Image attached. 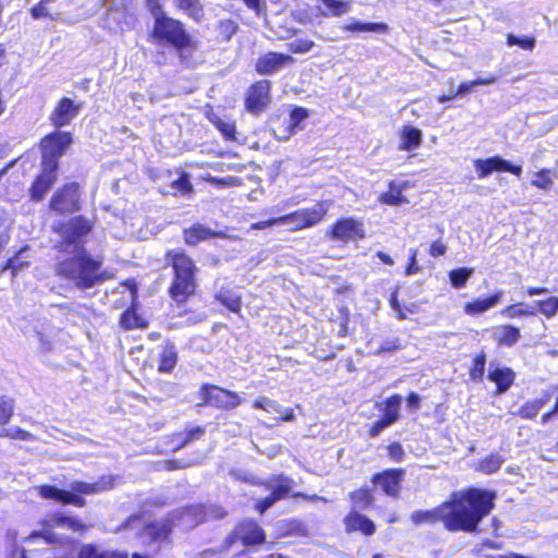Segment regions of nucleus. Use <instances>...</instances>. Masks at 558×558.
<instances>
[{
    "label": "nucleus",
    "instance_id": "obj_1",
    "mask_svg": "<svg viewBox=\"0 0 558 558\" xmlns=\"http://www.w3.org/2000/svg\"><path fill=\"white\" fill-rule=\"evenodd\" d=\"M496 494L480 488L453 493L448 501L432 510H416L415 525L441 521L450 532H476L480 522L494 509Z\"/></svg>",
    "mask_w": 558,
    "mask_h": 558
},
{
    "label": "nucleus",
    "instance_id": "obj_2",
    "mask_svg": "<svg viewBox=\"0 0 558 558\" xmlns=\"http://www.w3.org/2000/svg\"><path fill=\"white\" fill-rule=\"evenodd\" d=\"M100 268L101 262L94 259L87 251L58 256L54 265L59 277L73 282L81 290L93 288L106 280Z\"/></svg>",
    "mask_w": 558,
    "mask_h": 558
},
{
    "label": "nucleus",
    "instance_id": "obj_3",
    "mask_svg": "<svg viewBox=\"0 0 558 558\" xmlns=\"http://www.w3.org/2000/svg\"><path fill=\"white\" fill-rule=\"evenodd\" d=\"M117 478L113 475H102L95 483L74 481L70 484L69 490L51 485H41L37 489L45 499H53L62 505H73L82 508L86 506V499L83 495H97L110 490L116 486Z\"/></svg>",
    "mask_w": 558,
    "mask_h": 558
},
{
    "label": "nucleus",
    "instance_id": "obj_4",
    "mask_svg": "<svg viewBox=\"0 0 558 558\" xmlns=\"http://www.w3.org/2000/svg\"><path fill=\"white\" fill-rule=\"evenodd\" d=\"M93 230V222L84 216H76L65 221L56 222L52 231L58 235L53 248L58 256L86 252V238Z\"/></svg>",
    "mask_w": 558,
    "mask_h": 558
},
{
    "label": "nucleus",
    "instance_id": "obj_5",
    "mask_svg": "<svg viewBox=\"0 0 558 558\" xmlns=\"http://www.w3.org/2000/svg\"><path fill=\"white\" fill-rule=\"evenodd\" d=\"M166 260L173 268V280L169 293L174 301L182 303L195 292L197 267L183 252L169 251Z\"/></svg>",
    "mask_w": 558,
    "mask_h": 558
},
{
    "label": "nucleus",
    "instance_id": "obj_6",
    "mask_svg": "<svg viewBox=\"0 0 558 558\" xmlns=\"http://www.w3.org/2000/svg\"><path fill=\"white\" fill-rule=\"evenodd\" d=\"M153 37L158 44L167 43L173 46L182 60L187 58L185 52L192 39L180 21L163 14L155 16Z\"/></svg>",
    "mask_w": 558,
    "mask_h": 558
},
{
    "label": "nucleus",
    "instance_id": "obj_7",
    "mask_svg": "<svg viewBox=\"0 0 558 558\" xmlns=\"http://www.w3.org/2000/svg\"><path fill=\"white\" fill-rule=\"evenodd\" d=\"M44 525L47 529L33 532L26 539L29 542L43 539L46 544H60L62 542L61 537L51 531L52 527H65L80 533L88 530V526L82 523L77 518L59 512L47 518L44 521Z\"/></svg>",
    "mask_w": 558,
    "mask_h": 558
},
{
    "label": "nucleus",
    "instance_id": "obj_8",
    "mask_svg": "<svg viewBox=\"0 0 558 558\" xmlns=\"http://www.w3.org/2000/svg\"><path fill=\"white\" fill-rule=\"evenodd\" d=\"M225 514V510L219 506L193 505L173 512L170 519L173 525L193 529L204 521L221 519Z\"/></svg>",
    "mask_w": 558,
    "mask_h": 558
},
{
    "label": "nucleus",
    "instance_id": "obj_9",
    "mask_svg": "<svg viewBox=\"0 0 558 558\" xmlns=\"http://www.w3.org/2000/svg\"><path fill=\"white\" fill-rule=\"evenodd\" d=\"M295 482L283 474L275 475L262 483L271 493L256 504V510L263 514L278 500L287 498Z\"/></svg>",
    "mask_w": 558,
    "mask_h": 558
},
{
    "label": "nucleus",
    "instance_id": "obj_10",
    "mask_svg": "<svg viewBox=\"0 0 558 558\" xmlns=\"http://www.w3.org/2000/svg\"><path fill=\"white\" fill-rule=\"evenodd\" d=\"M328 210L326 203H317L311 208L296 210L279 217L281 225H291L293 230L312 227L318 223Z\"/></svg>",
    "mask_w": 558,
    "mask_h": 558
},
{
    "label": "nucleus",
    "instance_id": "obj_11",
    "mask_svg": "<svg viewBox=\"0 0 558 558\" xmlns=\"http://www.w3.org/2000/svg\"><path fill=\"white\" fill-rule=\"evenodd\" d=\"M50 208L59 214H72L81 209L80 186L77 183L65 184L57 191L50 201Z\"/></svg>",
    "mask_w": 558,
    "mask_h": 558
},
{
    "label": "nucleus",
    "instance_id": "obj_12",
    "mask_svg": "<svg viewBox=\"0 0 558 558\" xmlns=\"http://www.w3.org/2000/svg\"><path fill=\"white\" fill-rule=\"evenodd\" d=\"M236 539L242 541L243 545L260 544L265 541V532L256 522L243 521L226 538L222 549L230 548Z\"/></svg>",
    "mask_w": 558,
    "mask_h": 558
},
{
    "label": "nucleus",
    "instance_id": "obj_13",
    "mask_svg": "<svg viewBox=\"0 0 558 558\" xmlns=\"http://www.w3.org/2000/svg\"><path fill=\"white\" fill-rule=\"evenodd\" d=\"M475 171L478 179H484L489 175L493 171H507L517 177L522 174V167L511 165L506 159L494 156L487 159H476L474 161Z\"/></svg>",
    "mask_w": 558,
    "mask_h": 558
},
{
    "label": "nucleus",
    "instance_id": "obj_14",
    "mask_svg": "<svg viewBox=\"0 0 558 558\" xmlns=\"http://www.w3.org/2000/svg\"><path fill=\"white\" fill-rule=\"evenodd\" d=\"M270 82L267 80L258 81L247 92L245 107L248 112L259 114L265 110L269 102Z\"/></svg>",
    "mask_w": 558,
    "mask_h": 558
},
{
    "label": "nucleus",
    "instance_id": "obj_15",
    "mask_svg": "<svg viewBox=\"0 0 558 558\" xmlns=\"http://www.w3.org/2000/svg\"><path fill=\"white\" fill-rule=\"evenodd\" d=\"M293 62L289 54L270 51L257 59L255 69L262 75H271Z\"/></svg>",
    "mask_w": 558,
    "mask_h": 558
},
{
    "label": "nucleus",
    "instance_id": "obj_16",
    "mask_svg": "<svg viewBox=\"0 0 558 558\" xmlns=\"http://www.w3.org/2000/svg\"><path fill=\"white\" fill-rule=\"evenodd\" d=\"M404 471L402 469H389L373 476V483L379 485L388 496L398 497L400 482Z\"/></svg>",
    "mask_w": 558,
    "mask_h": 558
},
{
    "label": "nucleus",
    "instance_id": "obj_17",
    "mask_svg": "<svg viewBox=\"0 0 558 558\" xmlns=\"http://www.w3.org/2000/svg\"><path fill=\"white\" fill-rule=\"evenodd\" d=\"M71 143L72 137L70 133L54 132L47 135L41 141V150L44 154H47L48 156H54L60 158Z\"/></svg>",
    "mask_w": 558,
    "mask_h": 558
},
{
    "label": "nucleus",
    "instance_id": "obj_18",
    "mask_svg": "<svg viewBox=\"0 0 558 558\" xmlns=\"http://www.w3.org/2000/svg\"><path fill=\"white\" fill-rule=\"evenodd\" d=\"M80 112V106L68 97H63L50 116L56 128L68 125Z\"/></svg>",
    "mask_w": 558,
    "mask_h": 558
},
{
    "label": "nucleus",
    "instance_id": "obj_19",
    "mask_svg": "<svg viewBox=\"0 0 558 558\" xmlns=\"http://www.w3.org/2000/svg\"><path fill=\"white\" fill-rule=\"evenodd\" d=\"M331 236L337 240L348 241L364 238V232L360 222L353 219H344L333 226Z\"/></svg>",
    "mask_w": 558,
    "mask_h": 558
},
{
    "label": "nucleus",
    "instance_id": "obj_20",
    "mask_svg": "<svg viewBox=\"0 0 558 558\" xmlns=\"http://www.w3.org/2000/svg\"><path fill=\"white\" fill-rule=\"evenodd\" d=\"M208 399L211 407H216L222 410H232L242 403V399L236 392L220 388L218 386L214 387V396H209Z\"/></svg>",
    "mask_w": 558,
    "mask_h": 558
},
{
    "label": "nucleus",
    "instance_id": "obj_21",
    "mask_svg": "<svg viewBox=\"0 0 558 558\" xmlns=\"http://www.w3.org/2000/svg\"><path fill=\"white\" fill-rule=\"evenodd\" d=\"M344 522L349 532L361 531L365 535H373L375 533V524L373 521L355 510H352L345 517Z\"/></svg>",
    "mask_w": 558,
    "mask_h": 558
},
{
    "label": "nucleus",
    "instance_id": "obj_22",
    "mask_svg": "<svg viewBox=\"0 0 558 558\" xmlns=\"http://www.w3.org/2000/svg\"><path fill=\"white\" fill-rule=\"evenodd\" d=\"M403 398L400 395H393L385 400L383 403H377L376 407L384 413L385 418L391 425L395 424L400 417V407Z\"/></svg>",
    "mask_w": 558,
    "mask_h": 558
},
{
    "label": "nucleus",
    "instance_id": "obj_23",
    "mask_svg": "<svg viewBox=\"0 0 558 558\" xmlns=\"http://www.w3.org/2000/svg\"><path fill=\"white\" fill-rule=\"evenodd\" d=\"M225 234L222 232H215L210 229L204 227L203 225H194L190 229L184 230V241L189 245H195L201 241L207 240L209 238H223Z\"/></svg>",
    "mask_w": 558,
    "mask_h": 558
},
{
    "label": "nucleus",
    "instance_id": "obj_24",
    "mask_svg": "<svg viewBox=\"0 0 558 558\" xmlns=\"http://www.w3.org/2000/svg\"><path fill=\"white\" fill-rule=\"evenodd\" d=\"M422 143V132L421 130L412 126L405 125L403 126L400 135V150H413L417 148Z\"/></svg>",
    "mask_w": 558,
    "mask_h": 558
},
{
    "label": "nucleus",
    "instance_id": "obj_25",
    "mask_svg": "<svg viewBox=\"0 0 558 558\" xmlns=\"http://www.w3.org/2000/svg\"><path fill=\"white\" fill-rule=\"evenodd\" d=\"M502 296V292L499 291L494 295L486 299H477L473 302L466 303L464 306V311L469 315H477L486 312L487 310L497 305Z\"/></svg>",
    "mask_w": 558,
    "mask_h": 558
},
{
    "label": "nucleus",
    "instance_id": "obj_26",
    "mask_svg": "<svg viewBox=\"0 0 558 558\" xmlns=\"http://www.w3.org/2000/svg\"><path fill=\"white\" fill-rule=\"evenodd\" d=\"M514 376V372L510 368H496L489 372L488 378L496 383L497 393H504L512 385Z\"/></svg>",
    "mask_w": 558,
    "mask_h": 558
},
{
    "label": "nucleus",
    "instance_id": "obj_27",
    "mask_svg": "<svg viewBox=\"0 0 558 558\" xmlns=\"http://www.w3.org/2000/svg\"><path fill=\"white\" fill-rule=\"evenodd\" d=\"M173 523L171 519L154 522L145 526V534L148 535L153 541L159 542L168 537L171 532Z\"/></svg>",
    "mask_w": 558,
    "mask_h": 558
},
{
    "label": "nucleus",
    "instance_id": "obj_28",
    "mask_svg": "<svg viewBox=\"0 0 558 558\" xmlns=\"http://www.w3.org/2000/svg\"><path fill=\"white\" fill-rule=\"evenodd\" d=\"M177 362L178 354L174 344H166L159 355L158 371L161 373H170L177 365Z\"/></svg>",
    "mask_w": 558,
    "mask_h": 558
},
{
    "label": "nucleus",
    "instance_id": "obj_29",
    "mask_svg": "<svg viewBox=\"0 0 558 558\" xmlns=\"http://www.w3.org/2000/svg\"><path fill=\"white\" fill-rule=\"evenodd\" d=\"M495 339L502 345L512 347L520 339V330L510 325L498 327L494 332Z\"/></svg>",
    "mask_w": 558,
    "mask_h": 558
},
{
    "label": "nucleus",
    "instance_id": "obj_30",
    "mask_svg": "<svg viewBox=\"0 0 558 558\" xmlns=\"http://www.w3.org/2000/svg\"><path fill=\"white\" fill-rule=\"evenodd\" d=\"M308 117L307 110L301 107L294 108L289 118L286 131L282 135H277L280 141H287L299 128L300 123Z\"/></svg>",
    "mask_w": 558,
    "mask_h": 558
},
{
    "label": "nucleus",
    "instance_id": "obj_31",
    "mask_svg": "<svg viewBox=\"0 0 558 558\" xmlns=\"http://www.w3.org/2000/svg\"><path fill=\"white\" fill-rule=\"evenodd\" d=\"M77 558H128L126 555L116 551L100 550L93 544L81 547Z\"/></svg>",
    "mask_w": 558,
    "mask_h": 558
},
{
    "label": "nucleus",
    "instance_id": "obj_32",
    "mask_svg": "<svg viewBox=\"0 0 558 558\" xmlns=\"http://www.w3.org/2000/svg\"><path fill=\"white\" fill-rule=\"evenodd\" d=\"M28 246L21 248L13 257H11L4 267L12 272V276H16L20 271L27 268L29 265Z\"/></svg>",
    "mask_w": 558,
    "mask_h": 558
},
{
    "label": "nucleus",
    "instance_id": "obj_33",
    "mask_svg": "<svg viewBox=\"0 0 558 558\" xmlns=\"http://www.w3.org/2000/svg\"><path fill=\"white\" fill-rule=\"evenodd\" d=\"M174 3L195 21H201L204 17V8L201 0H174Z\"/></svg>",
    "mask_w": 558,
    "mask_h": 558
},
{
    "label": "nucleus",
    "instance_id": "obj_34",
    "mask_svg": "<svg viewBox=\"0 0 558 558\" xmlns=\"http://www.w3.org/2000/svg\"><path fill=\"white\" fill-rule=\"evenodd\" d=\"M54 182L56 180L47 177V174L38 175L29 190L32 199L36 202L41 201Z\"/></svg>",
    "mask_w": 558,
    "mask_h": 558
},
{
    "label": "nucleus",
    "instance_id": "obj_35",
    "mask_svg": "<svg viewBox=\"0 0 558 558\" xmlns=\"http://www.w3.org/2000/svg\"><path fill=\"white\" fill-rule=\"evenodd\" d=\"M350 499L353 504V510H366L373 504V496L368 488H360L350 494Z\"/></svg>",
    "mask_w": 558,
    "mask_h": 558
},
{
    "label": "nucleus",
    "instance_id": "obj_36",
    "mask_svg": "<svg viewBox=\"0 0 558 558\" xmlns=\"http://www.w3.org/2000/svg\"><path fill=\"white\" fill-rule=\"evenodd\" d=\"M329 12H322L324 16H341L351 11V1L343 0H320Z\"/></svg>",
    "mask_w": 558,
    "mask_h": 558
},
{
    "label": "nucleus",
    "instance_id": "obj_37",
    "mask_svg": "<svg viewBox=\"0 0 558 558\" xmlns=\"http://www.w3.org/2000/svg\"><path fill=\"white\" fill-rule=\"evenodd\" d=\"M473 272H474L473 268H466V267L451 270L449 272V280H450L451 286L454 289L463 288L466 284L468 280L473 275Z\"/></svg>",
    "mask_w": 558,
    "mask_h": 558
},
{
    "label": "nucleus",
    "instance_id": "obj_38",
    "mask_svg": "<svg viewBox=\"0 0 558 558\" xmlns=\"http://www.w3.org/2000/svg\"><path fill=\"white\" fill-rule=\"evenodd\" d=\"M389 192L383 193L379 197V201L384 204L388 205H400L404 202V197L402 196V187L397 185L393 181L389 183Z\"/></svg>",
    "mask_w": 558,
    "mask_h": 558
},
{
    "label": "nucleus",
    "instance_id": "obj_39",
    "mask_svg": "<svg viewBox=\"0 0 558 558\" xmlns=\"http://www.w3.org/2000/svg\"><path fill=\"white\" fill-rule=\"evenodd\" d=\"M549 398H541L530 402H526L519 410V415L522 418H533L537 415L541 409L548 402Z\"/></svg>",
    "mask_w": 558,
    "mask_h": 558
},
{
    "label": "nucleus",
    "instance_id": "obj_40",
    "mask_svg": "<svg viewBox=\"0 0 558 558\" xmlns=\"http://www.w3.org/2000/svg\"><path fill=\"white\" fill-rule=\"evenodd\" d=\"M345 31L350 32H375V33H385L388 29L387 24L385 23H363V22H354L352 24H348L343 27Z\"/></svg>",
    "mask_w": 558,
    "mask_h": 558
},
{
    "label": "nucleus",
    "instance_id": "obj_41",
    "mask_svg": "<svg viewBox=\"0 0 558 558\" xmlns=\"http://www.w3.org/2000/svg\"><path fill=\"white\" fill-rule=\"evenodd\" d=\"M504 463V459L498 453H492L480 462L478 470L486 474L498 471Z\"/></svg>",
    "mask_w": 558,
    "mask_h": 558
},
{
    "label": "nucleus",
    "instance_id": "obj_42",
    "mask_svg": "<svg viewBox=\"0 0 558 558\" xmlns=\"http://www.w3.org/2000/svg\"><path fill=\"white\" fill-rule=\"evenodd\" d=\"M534 305L546 317H553L558 312V298L551 296L544 301H535Z\"/></svg>",
    "mask_w": 558,
    "mask_h": 558
},
{
    "label": "nucleus",
    "instance_id": "obj_43",
    "mask_svg": "<svg viewBox=\"0 0 558 558\" xmlns=\"http://www.w3.org/2000/svg\"><path fill=\"white\" fill-rule=\"evenodd\" d=\"M238 28V23L231 19L221 20L217 26L218 34L225 41H229Z\"/></svg>",
    "mask_w": 558,
    "mask_h": 558
},
{
    "label": "nucleus",
    "instance_id": "obj_44",
    "mask_svg": "<svg viewBox=\"0 0 558 558\" xmlns=\"http://www.w3.org/2000/svg\"><path fill=\"white\" fill-rule=\"evenodd\" d=\"M13 410H14V400L9 397L1 396L0 397V424L1 425H5L9 423L10 418L13 415Z\"/></svg>",
    "mask_w": 558,
    "mask_h": 558
},
{
    "label": "nucleus",
    "instance_id": "obj_45",
    "mask_svg": "<svg viewBox=\"0 0 558 558\" xmlns=\"http://www.w3.org/2000/svg\"><path fill=\"white\" fill-rule=\"evenodd\" d=\"M254 409H260L268 413H282V408L274 400L267 397H259L253 403Z\"/></svg>",
    "mask_w": 558,
    "mask_h": 558
},
{
    "label": "nucleus",
    "instance_id": "obj_46",
    "mask_svg": "<svg viewBox=\"0 0 558 558\" xmlns=\"http://www.w3.org/2000/svg\"><path fill=\"white\" fill-rule=\"evenodd\" d=\"M58 157L48 156L47 154L43 153V171L40 174H47V177H50L51 179L56 180V172L58 170Z\"/></svg>",
    "mask_w": 558,
    "mask_h": 558
},
{
    "label": "nucleus",
    "instance_id": "obj_47",
    "mask_svg": "<svg viewBox=\"0 0 558 558\" xmlns=\"http://www.w3.org/2000/svg\"><path fill=\"white\" fill-rule=\"evenodd\" d=\"M120 324L124 329H134L143 326L141 317L132 310H128L121 315Z\"/></svg>",
    "mask_w": 558,
    "mask_h": 558
},
{
    "label": "nucleus",
    "instance_id": "obj_48",
    "mask_svg": "<svg viewBox=\"0 0 558 558\" xmlns=\"http://www.w3.org/2000/svg\"><path fill=\"white\" fill-rule=\"evenodd\" d=\"M551 171L549 169H542L541 171L535 173V179L532 180V185L542 189L549 190L553 185V180L550 178Z\"/></svg>",
    "mask_w": 558,
    "mask_h": 558
},
{
    "label": "nucleus",
    "instance_id": "obj_49",
    "mask_svg": "<svg viewBox=\"0 0 558 558\" xmlns=\"http://www.w3.org/2000/svg\"><path fill=\"white\" fill-rule=\"evenodd\" d=\"M536 40L534 37H523L520 38L513 34H509L507 36V45L508 46H519L524 50H533L535 47Z\"/></svg>",
    "mask_w": 558,
    "mask_h": 558
},
{
    "label": "nucleus",
    "instance_id": "obj_50",
    "mask_svg": "<svg viewBox=\"0 0 558 558\" xmlns=\"http://www.w3.org/2000/svg\"><path fill=\"white\" fill-rule=\"evenodd\" d=\"M314 41L298 38L287 44L288 50L292 53H306L314 47Z\"/></svg>",
    "mask_w": 558,
    "mask_h": 558
},
{
    "label": "nucleus",
    "instance_id": "obj_51",
    "mask_svg": "<svg viewBox=\"0 0 558 558\" xmlns=\"http://www.w3.org/2000/svg\"><path fill=\"white\" fill-rule=\"evenodd\" d=\"M485 354L482 353L480 355H476L473 360V365L470 369V376L474 380H481L484 376L485 371Z\"/></svg>",
    "mask_w": 558,
    "mask_h": 558
},
{
    "label": "nucleus",
    "instance_id": "obj_52",
    "mask_svg": "<svg viewBox=\"0 0 558 558\" xmlns=\"http://www.w3.org/2000/svg\"><path fill=\"white\" fill-rule=\"evenodd\" d=\"M502 314L509 318H515L520 316L534 315L535 310L523 308V304L510 305L502 311Z\"/></svg>",
    "mask_w": 558,
    "mask_h": 558
},
{
    "label": "nucleus",
    "instance_id": "obj_53",
    "mask_svg": "<svg viewBox=\"0 0 558 558\" xmlns=\"http://www.w3.org/2000/svg\"><path fill=\"white\" fill-rule=\"evenodd\" d=\"M214 123L227 140H235V124L233 122L217 119Z\"/></svg>",
    "mask_w": 558,
    "mask_h": 558
},
{
    "label": "nucleus",
    "instance_id": "obj_54",
    "mask_svg": "<svg viewBox=\"0 0 558 558\" xmlns=\"http://www.w3.org/2000/svg\"><path fill=\"white\" fill-rule=\"evenodd\" d=\"M0 436L2 437H9V438H17L21 440H32L34 436L20 427H16L14 429H3L0 433Z\"/></svg>",
    "mask_w": 558,
    "mask_h": 558
},
{
    "label": "nucleus",
    "instance_id": "obj_55",
    "mask_svg": "<svg viewBox=\"0 0 558 558\" xmlns=\"http://www.w3.org/2000/svg\"><path fill=\"white\" fill-rule=\"evenodd\" d=\"M51 0H41L37 5L33 7L31 10L32 16L34 19H41L50 16V12L48 9V4Z\"/></svg>",
    "mask_w": 558,
    "mask_h": 558
},
{
    "label": "nucleus",
    "instance_id": "obj_56",
    "mask_svg": "<svg viewBox=\"0 0 558 558\" xmlns=\"http://www.w3.org/2000/svg\"><path fill=\"white\" fill-rule=\"evenodd\" d=\"M172 187L182 194H186L192 191V184L189 175L185 173L181 174L180 178L172 183Z\"/></svg>",
    "mask_w": 558,
    "mask_h": 558
},
{
    "label": "nucleus",
    "instance_id": "obj_57",
    "mask_svg": "<svg viewBox=\"0 0 558 558\" xmlns=\"http://www.w3.org/2000/svg\"><path fill=\"white\" fill-rule=\"evenodd\" d=\"M398 349H400V340L398 338H389L381 342L380 347L376 351V354L393 352Z\"/></svg>",
    "mask_w": 558,
    "mask_h": 558
},
{
    "label": "nucleus",
    "instance_id": "obj_58",
    "mask_svg": "<svg viewBox=\"0 0 558 558\" xmlns=\"http://www.w3.org/2000/svg\"><path fill=\"white\" fill-rule=\"evenodd\" d=\"M204 434H205V429L201 426L190 429L187 432L185 438L183 439V441L179 445L178 449L184 447L185 445L193 441L194 439H199L201 437L204 436Z\"/></svg>",
    "mask_w": 558,
    "mask_h": 558
},
{
    "label": "nucleus",
    "instance_id": "obj_59",
    "mask_svg": "<svg viewBox=\"0 0 558 558\" xmlns=\"http://www.w3.org/2000/svg\"><path fill=\"white\" fill-rule=\"evenodd\" d=\"M221 302L232 312L241 310V301L235 296H220Z\"/></svg>",
    "mask_w": 558,
    "mask_h": 558
},
{
    "label": "nucleus",
    "instance_id": "obj_60",
    "mask_svg": "<svg viewBox=\"0 0 558 558\" xmlns=\"http://www.w3.org/2000/svg\"><path fill=\"white\" fill-rule=\"evenodd\" d=\"M214 387L211 385L205 384L201 387L199 396L202 397L203 401L198 403V405H210V402L208 401L209 396H214Z\"/></svg>",
    "mask_w": 558,
    "mask_h": 558
},
{
    "label": "nucleus",
    "instance_id": "obj_61",
    "mask_svg": "<svg viewBox=\"0 0 558 558\" xmlns=\"http://www.w3.org/2000/svg\"><path fill=\"white\" fill-rule=\"evenodd\" d=\"M447 252V245L445 243H442L441 241H435L432 243L430 247H429V254L433 256V257H439V256H442L445 255Z\"/></svg>",
    "mask_w": 558,
    "mask_h": 558
},
{
    "label": "nucleus",
    "instance_id": "obj_62",
    "mask_svg": "<svg viewBox=\"0 0 558 558\" xmlns=\"http://www.w3.org/2000/svg\"><path fill=\"white\" fill-rule=\"evenodd\" d=\"M389 456L395 461H401L404 454L402 446L399 442H393L388 447Z\"/></svg>",
    "mask_w": 558,
    "mask_h": 558
},
{
    "label": "nucleus",
    "instance_id": "obj_63",
    "mask_svg": "<svg viewBox=\"0 0 558 558\" xmlns=\"http://www.w3.org/2000/svg\"><path fill=\"white\" fill-rule=\"evenodd\" d=\"M391 424L388 423L385 418H380L378 421H376L371 430H369V435L371 437H377L385 428L389 427Z\"/></svg>",
    "mask_w": 558,
    "mask_h": 558
},
{
    "label": "nucleus",
    "instance_id": "obj_64",
    "mask_svg": "<svg viewBox=\"0 0 558 558\" xmlns=\"http://www.w3.org/2000/svg\"><path fill=\"white\" fill-rule=\"evenodd\" d=\"M165 469L168 471L177 470V469H185L194 464V462H184L179 460H168L165 461Z\"/></svg>",
    "mask_w": 558,
    "mask_h": 558
}]
</instances>
